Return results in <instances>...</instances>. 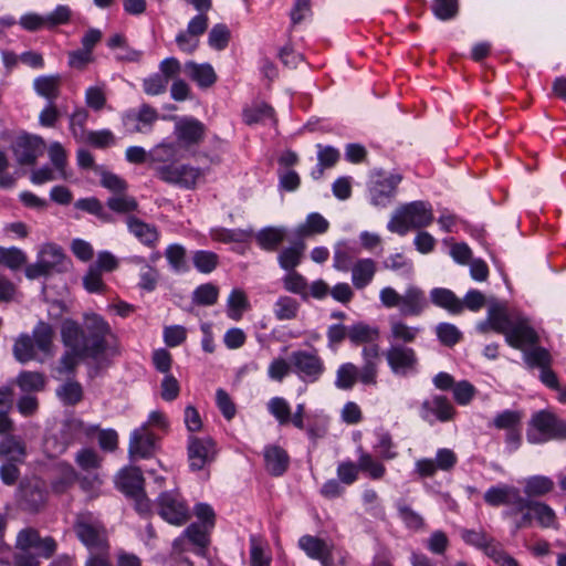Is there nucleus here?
<instances>
[{
	"instance_id": "obj_1",
	"label": "nucleus",
	"mask_w": 566,
	"mask_h": 566,
	"mask_svg": "<svg viewBox=\"0 0 566 566\" xmlns=\"http://www.w3.org/2000/svg\"><path fill=\"white\" fill-rule=\"evenodd\" d=\"M476 329L481 334H486L490 331L502 334L505 342L516 349L539 342V336L531 326L527 317L517 312H510L506 303L497 301L491 302L486 319L479 322Z\"/></svg>"
},
{
	"instance_id": "obj_2",
	"label": "nucleus",
	"mask_w": 566,
	"mask_h": 566,
	"mask_svg": "<svg viewBox=\"0 0 566 566\" xmlns=\"http://www.w3.org/2000/svg\"><path fill=\"white\" fill-rule=\"evenodd\" d=\"M111 334L109 324L99 315L85 316V325L67 318L62 323L61 337L64 346H74L82 354L96 359L107 349L106 336Z\"/></svg>"
},
{
	"instance_id": "obj_3",
	"label": "nucleus",
	"mask_w": 566,
	"mask_h": 566,
	"mask_svg": "<svg viewBox=\"0 0 566 566\" xmlns=\"http://www.w3.org/2000/svg\"><path fill=\"white\" fill-rule=\"evenodd\" d=\"M15 548L13 559L17 566H40L41 559H49L55 554L57 543L53 537H41L35 528L27 527L18 533Z\"/></svg>"
},
{
	"instance_id": "obj_4",
	"label": "nucleus",
	"mask_w": 566,
	"mask_h": 566,
	"mask_svg": "<svg viewBox=\"0 0 566 566\" xmlns=\"http://www.w3.org/2000/svg\"><path fill=\"white\" fill-rule=\"evenodd\" d=\"M15 548L13 559L17 566H40L41 559H49L55 554L57 543L53 537H41L35 528L27 527L18 533Z\"/></svg>"
},
{
	"instance_id": "obj_5",
	"label": "nucleus",
	"mask_w": 566,
	"mask_h": 566,
	"mask_svg": "<svg viewBox=\"0 0 566 566\" xmlns=\"http://www.w3.org/2000/svg\"><path fill=\"white\" fill-rule=\"evenodd\" d=\"M433 221L432 208L426 201H412L402 205L392 214L387 224L390 232L406 235L410 229L428 227Z\"/></svg>"
},
{
	"instance_id": "obj_6",
	"label": "nucleus",
	"mask_w": 566,
	"mask_h": 566,
	"mask_svg": "<svg viewBox=\"0 0 566 566\" xmlns=\"http://www.w3.org/2000/svg\"><path fill=\"white\" fill-rule=\"evenodd\" d=\"M526 439L533 444L566 440V422L548 410L536 411L528 421Z\"/></svg>"
},
{
	"instance_id": "obj_7",
	"label": "nucleus",
	"mask_w": 566,
	"mask_h": 566,
	"mask_svg": "<svg viewBox=\"0 0 566 566\" xmlns=\"http://www.w3.org/2000/svg\"><path fill=\"white\" fill-rule=\"evenodd\" d=\"M73 528L77 538L90 551V554L109 552L106 528L91 513L77 514Z\"/></svg>"
},
{
	"instance_id": "obj_8",
	"label": "nucleus",
	"mask_w": 566,
	"mask_h": 566,
	"mask_svg": "<svg viewBox=\"0 0 566 566\" xmlns=\"http://www.w3.org/2000/svg\"><path fill=\"white\" fill-rule=\"evenodd\" d=\"M45 483L39 478L23 479L20 481L15 493L19 509L28 513H39L45 507L48 501Z\"/></svg>"
},
{
	"instance_id": "obj_9",
	"label": "nucleus",
	"mask_w": 566,
	"mask_h": 566,
	"mask_svg": "<svg viewBox=\"0 0 566 566\" xmlns=\"http://www.w3.org/2000/svg\"><path fill=\"white\" fill-rule=\"evenodd\" d=\"M290 361L293 371L305 382H315L325 373V364L316 352L294 350Z\"/></svg>"
},
{
	"instance_id": "obj_10",
	"label": "nucleus",
	"mask_w": 566,
	"mask_h": 566,
	"mask_svg": "<svg viewBox=\"0 0 566 566\" xmlns=\"http://www.w3.org/2000/svg\"><path fill=\"white\" fill-rule=\"evenodd\" d=\"M156 505L161 518L172 525H182L190 517L188 505L178 492H161Z\"/></svg>"
},
{
	"instance_id": "obj_11",
	"label": "nucleus",
	"mask_w": 566,
	"mask_h": 566,
	"mask_svg": "<svg viewBox=\"0 0 566 566\" xmlns=\"http://www.w3.org/2000/svg\"><path fill=\"white\" fill-rule=\"evenodd\" d=\"M217 454L216 442L211 437H196L190 434L187 440V458L189 469L193 472L205 469L214 461Z\"/></svg>"
},
{
	"instance_id": "obj_12",
	"label": "nucleus",
	"mask_w": 566,
	"mask_h": 566,
	"mask_svg": "<svg viewBox=\"0 0 566 566\" xmlns=\"http://www.w3.org/2000/svg\"><path fill=\"white\" fill-rule=\"evenodd\" d=\"M44 139L38 135L23 133L11 144V150L15 160L21 166H33L36 159L43 155Z\"/></svg>"
},
{
	"instance_id": "obj_13",
	"label": "nucleus",
	"mask_w": 566,
	"mask_h": 566,
	"mask_svg": "<svg viewBox=\"0 0 566 566\" xmlns=\"http://www.w3.org/2000/svg\"><path fill=\"white\" fill-rule=\"evenodd\" d=\"M70 19V8L61 4L46 15H40L38 13L23 14L19 20V24L29 32H36L43 28L54 29L57 25L67 23Z\"/></svg>"
},
{
	"instance_id": "obj_14",
	"label": "nucleus",
	"mask_w": 566,
	"mask_h": 566,
	"mask_svg": "<svg viewBox=\"0 0 566 566\" xmlns=\"http://www.w3.org/2000/svg\"><path fill=\"white\" fill-rule=\"evenodd\" d=\"M388 366L395 375L406 377L417 370L416 352L403 345H392L385 353Z\"/></svg>"
},
{
	"instance_id": "obj_15",
	"label": "nucleus",
	"mask_w": 566,
	"mask_h": 566,
	"mask_svg": "<svg viewBox=\"0 0 566 566\" xmlns=\"http://www.w3.org/2000/svg\"><path fill=\"white\" fill-rule=\"evenodd\" d=\"M156 174L167 184L190 189L195 187L200 170L189 165H163L156 168Z\"/></svg>"
},
{
	"instance_id": "obj_16",
	"label": "nucleus",
	"mask_w": 566,
	"mask_h": 566,
	"mask_svg": "<svg viewBox=\"0 0 566 566\" xmlns=\"http://www.w3.org/2000/svg\"><path fill=\"white\" fill-rule=\"evenodd\" d=\"M157 437L148 428V423L136 428L129 437L128 454L132 460L136 458H151L157 450Z\"/></svg>"
},
{
	"instance_id": "obj_17",
	"label": "nucleus",
	"mask_w": 566,
	"mask_h": 566,
	"mask_svg": "<svg viewBox=\"0 0 566 566\" xmlns=\"http://www.w3.org/2000/svg\"><path fill=\"white\" fill-rule=\"evenodd\" d=\"M455 410L449 399L444 396H433L421 403L420 416L430 424L436 420L441 422L450 421Z\"/></svg>"
},
{
	"instance_id": "obj_18",
	"label": "nucleus",
	"mask_w": 566,
	"mask_h": 566,
	"mask_svg": "<svg viewBox=\"0 0 566 566\" xmlns=\"http://www.w3.org/2000/svg\"><path fill=\"white\" fill-rule=\"evenodd\" d=\"M206 125L193 117H185L175 126L177 140L185 148L199 145L206 136Z\"/></svg>"
},
{
	"instance_id": "obj_19",
	"label": "nucleus",
	"mask_w": 566,
	"mask_h": 566,
	"mask_svg": "<svg viewBox=\"0 0 566 566\" xmlns=\"http://www.w3.org/2000/svg\"><path fill=\"white\" fill-rule=\"evenodd\" d=\"M379 350L380 348L377 344L365 346L361 350L364 364L358 369L357 378L364 385L375 386L377 384Z\"/></svg>"
},
{
	"instance_id": "obj_20",
	"label": "nucleus",
	"mask_w": 566,
	"mask_h": 566,
	"mask_svg": "<svg viewBox=\"0 0 566 566\" xmlns=\"http://www.w3.org/2000/svg\"><path fill=\"white\" fill-rule=\"evenodd\" d=\"M145 479L143 472L137 467H129L120 470L117 475V488L127 497L140 494L144 489Z\"/></svg>"
},
{
	"instance_id": "obj_21",
	"label": "nucleus",
	"mask_w": 566,
	"mask_h": 566,
	"mask_svg": "<svg viewBox=\"0 0 566 566\" xmlns=\"http://www.w3.org/2000/svg\"><path fill=\"white\" fill-rule=\"evenodd\" d=\"M38 258L45 264L52 274L66 272L71 263L62 248L56 244L43 245Z\"/></svg>"
},
{
	"instance_id": "obj_22",
	"label": "nucleus",
	"mask_w": 566,
	"mask_h": 566,
	"mask_svg": "<svg viewBox=\"0 0 566 566\" xmlns=\"http://www.w3.org/2000/svg\"><path fill=\"white\" fill-rule=\"evenodd\" d=\"M297 544L308 558L318 560L321 564L322 560L327 558L334 548L333 543H328L321 537L308 534L301 536Z\"/></svg>"
},
{
	"instance_id": "obj_23",
	"label": "nucleus",
	"mask_w": 566,
	"mask_h": 566,
	"mask_svg": "<svg viewBox=\"0 0 566 566\" xmlns=\"http://www.w3.org/2000/svg\"><path fill=\"white\" fill-rule=\"evenodd\" d=\"M400 313L403 316H418L427 307L428 302L422 290L417 286H410L401 295Z\"/></svg>"
},
{
	"instance_id": "obj_24",
	"label": "nucleus",
	"mask_w": 566,
	"mask_h": 566,
	"mask_svg": "<svg viewBox=\"0 0 566 566\" xmlns=\"http://www.w3.org/2000/svg\"><path fill=\"white\" fill-rule=\"evenodd\" d=\"M400 181V175H390L382 180L376 181L370 189L371 202L375 206H387L395 196L396 188Z\"/></svg>"
},
{
	"instance_id": "obj_25",
	"label": "nucleus",
	"mask_w": 566,
	"mask_h": 566,
	"mask_svg": "<svg viewBox=\"0 0 566 566\" xmlns=\"http://www.w3.org/2000/svg\"><path fill=\"white\" fill-rule=\"evenodd\" d=\"M264 461L265 469L271 475L281 476L289 469L290 457L280 446H268L264 449Z\"/></svg>"
},
{
	"instance_id": "obj_26",
	"label": "nucleus",
	"mask_w": 566,
	"mask_h": 566,
	"mask_svg": "<svg viewBox=\"0 0 566 566\" xmlns=\"http://www.w3.org/2000/svg\"><path fill=\"white\" fill-rule=\"evenodd\" d=\"M185 72L202 88L212 86L217 81V74L209 63L198 64L189 61L185 64Z\"/></svg>"
},
{
	"instance_id": "obj_27",
	"label": "nucleus",
	"mask_w": 566,
	"mask_h": 566,
	"mask_svg": "<svg viewBox=\"0 0 566 566\" xmlns=\"http://www.w3.org/2000/svg\"><path fill=\"white\" fill-rule=\"evenodd\" d=\"M128 230L145 245L154 247L159 239L157 228L143 220L129 216L127 218Z\"/></svg>"
},
{
	"instance_id": "obj_28",
	"label": "nucleus",
	"mask_w": 566,
	"mask_h": 566,
	"mask_svg": "<svg viewBox=\"0 0 566 566\" xmlns=\"http://www.w3.org/2000/svg\"><path fill=\"white\" fill-rule=\"evenodd\" d=\"M430 301L438 307L458 315L462 313L461 300L449 289L434 287L430 291Z\"/></svg>"
},
{
	"instance_id": "obj_29",
	"label": "nucleus",
	"mask_w": 566,
	"mask_h": 566,
	"mask_svg": "<svg viewBox=\"0 0 566 566\" xmlns=\"http://www.w3.org/2000/svg\"><path fill=\"white\" fill-rule=\"evenodd\" d=\"M62 77L59 74L55 75H41L33 81V88L39 96L48 99V102H54L61 92Z\"/></svg>"
},
{
	"instance_id": "obj_30",
	"label": "nucleus",
	"mask_w": 566,
	"mask_h": 566,
	"mask_svg": "<svg viewBox=\"0 0 566 566\" xmlns=\"http://www.w3.org/2000/svg\"><path fill=\"white\" fill-rule=\"evenodd\" d=\"M376 273V262L373 259H360L352 266L353 285L361 290L366 287L374 279Z\"/></svg>"
},
{
	"instance_id": "obj_31",
	"label": "nucleus",
	"mask_w": 566,
	"mask_h": 566,
	"mask_svg": "<svg viewBox=\"0 0 566 566\" xmlns=\"http://www.w3.org/2000/svg\"><path fill=\"white\" fill-rule=\"evenodd\" d=\"M538 342L534 345H525L521 350L523 352V359L530 368H546L551 367L553 361L549 352L541 346Z\"/></svg>"
},
{
	"instance_id": "obj_32",
	"label": "nucleus",
	"mask_w": 566,
	"mask_h": 566,
	"mask_svg": "<svg viewBox=\"0 0 566 566\" xmlns=\"http://www.w3.org/2000/svg\"><path fill=\"white\" fill-rule=\"evenodd\" d=\"M304 250L305 243L303 241H297L293 245L284 248L277 256L280 266L287 272L295 271V268L302 262Z\"/></svg>"
},
{
	"instance_id": "obj_33",
	"label": "nucleus",
	"mask_w": 566,
	"mask_h": 566,
	"mask_svg": "<svg viewBox=\"0 0 566 566\" xmlns=\"http://www.w3.org/2000/svg\"><path fill=\"white\" fill-rule=\"evenodd\" d=\"M517 488L509 484H499L491 486L484 493V501L490 506H501L510 504L516 493Z\"/></svg>"
},
{
	"instance_id": "obj_34",
	"label": "nucleus",
	"mask_w": 566,
	"mask_h": 566,
	"mask_svg": "<svg viewBox=\"0 0 566 566\" xmlns=\"http://www.w3.org/2000/svg\"><path fill=\"white\" fill-rule=\"evenodd\" d=\"M56 396L64 406H76L84 398L82 385L76 380H66L56 389Z\"/></svg>"
},
{
	"instance_id": "obj_35",
	"label": "nucleus",
	"mask_w": 566,
	"mask_h": 566,
	"mask_svg": "<svg viewBox=\"0 0 566 566\" xmlns=\"http://www.w3.org/2000/svg\"><path fill=\"white\" fill-rule=\"evenodd\" d=\"M285 230L282 228L268 227L259 231L256 241L266 251H275L284 241Z\"/></svg>"
},
{
	"instance_id": "obj_36",
	"label": "nucleus",
	"mask_w": 566,
	"mask_h": 566,
	"mask_svg": "<svg viewBox=\"0 0 566 566\" xmlns=\"http://www.w3.org/2000/svg\"><path fill=\"white\" fill-rule=\"evenodd\" d=\"M379 337L377 327L359 322L348 327V338L354 345L373 343Z\"/></svg>"
},
{
	"instance_id": "obj_37",
	"label": "nucleus",
	"mask_w": 566,
	"mask_h": 566,
	"mask_svg": "<svg viewBox=\"0 0 566 566\" xmlns=\"http://www.w3.org/2000/svg\"><path fill=\"white\" fill-rule=\"evenodd\" d=\"M0 455L7 458L9 462H22L25 448L17 437L8 434L0 443Z\"/></svg>"
},
{
	"instance_id": "obj_38",
	"label": "nucleus",
	"mask_w": 566,
	"mask_h": 566,
	"mask_svg": "<svg viewBox=\"0 0 566 566\" xmlns=\"http://www.w3.org/2000/svg\"><path fill=\"white\" fill-rule=\"evenodd\" d=\"M54 329L43 321L38 322L33 328L32 339L35 347L42 353H49L53 343Z\"/></svg>"
},
{
	"instance_id": "obj_39",
	"label": "nucleus",
	"mask_w": 566,
	"mask_h": 566,
	"mask_svg": "<svg viewBox=\"0 0 566 566\" xmlns=\"http://www.w3.org/2000/svg\"><path fill=\"white\" fill-rule=\"evenodd\" d=\"M77 474L73 467L63 465L59 474L51 481V489L55 494L66 493L75 483Z\"/></svg>"
},
{
	"instance_id": "obj_40",
	"label": "nucleus",
	"mask_w": 566,
	"mask_h": 566,
	"mask_svg": "<svg viewBox=\"0 0 566 566\" xmlns=\"http://www.w3.org/2000/svg\"><path fill=\"white\" fill-rule=\"evenodd\" d=\"M178 154L179 147L176 144L160 143L149 151L148 157L153 163L169 165L168 163H174L178 159Z\"/></svg>"
},
{
	"instance_id": "obj_41",
	"label": "nucleus",
	"mask_w": 566,
	"mask_h": 566,
	"mask_svg": "<svg viewBox=\"0 0 566 566\" xmlns=\"http://www.w3.org/2000/svg\"><path fill=\"white\" fill-rule=\"evenodd\" d=\"M328 228L329 223L322 214L312 212L306 217L305 223L300 226L298 234L303 237L323 234Z\"/></svg>"
},
{
	"instance_id": "obj_42",
	"label": "nucleus",
	"mask_w": 566,
	"mask_h": 566,
	"mask_svg": "<svg viewBox=\"0 0 566 566\" xmlns=\"http://www.w3.org/2000/svg\"><path fill=\"white\" fill-rule=\"evenodd\" d=\"M554 489L552 479L544 475H534L525 481L524 493L531 496H543Z\"/></svg>"
},
{
	"instance_id": "obj_43",
	"label": "nucleus",
	"mask_w": 566,
	"mask_h": 566,
	"mask_svg": "<svg viewBox=\"0 0 566 566\" xmlns=\"http://www.w3.org/2000/svg\"><path fill=\"white\" fill-rule=\"evenodd\" d=\"M17 385L24 392L41 391L45 387V377L38 371H21Z\"/></svg>"
},
{
	"instance_id": "obj_44",
	"label": "nucleus",
	"mask_w": 566,
	"mask_h": 566,
	"mask_svg": "<svg viewBox=\"0 0 566 566\" xmlns=\"http://www.w3.org/2000/svg\"><path fill=\"white\" fill-rule=\"evenodd\" d=\"M300 303L290 296H280L274 304V315L279 321H290L297 316Z\"/></svg>"
},
{
	"instance_id": "obj_45",
	"label": "nucleus",
	"mask_w": 566,
	"mask_h": 566,
	"mask_svg": "<svg viewBox=\"0 0 566 566\" xmlns=\"http://www.w3.org/2000/svg\"><path fill=\"white\" fill-rule=\"evenodd\" d=\"M532 512L535 518L543 528H555L558 530L557 516L554 510L544 502L534 501Z\"/></svg>"
},
{
	"instance_id": "obj_46",
	"label": "nucleus",
	"mask_w": 566,
	"mask_h": 566,
	"mask_svg": "<svg viewBox=\"0 0 566 566\" xmlns=\"http://www.w3.org/2000/svg\"><path fill=\"white\" fill-rule=\"evenodd\" d=\"M34 348L32 337L28 334H21L13 345V355L18 361L24 364L35 358Z\"/></svg>"
},
{
	"instance_id": "obj_47",
	"label": "nucleus",
	"mask_w": 566,
	"mask_h": 566,
	"mask_svg": "<svg viewBox=\"0 0 566 566\" xmlns=\"http://www.w3.org/2000/svg\"><path fill=\"white\" fill-rule=\"evenodd\" d=\"M193 266L200 273H211L219 265V255L212 251L198 250L192 255Z\"/></svg>"
},
{
	"instance_id": "obj_48",
	"label": "nucleus",
	"mask_w": 566,
	"mask_h": 566,
	"mask_svg": "<svg viewBox=\"0 0 566 566\" xmlns=\"http://www.w3.org/2000/svg\"><path fill=\"white\" fill-rule=\"evenodd\" d=\"M358 368L353 363L342 364L336 371L335 386L338 389H352L356 382Z\"/></svg>"
},
{
	"instance_id": "obj_49",
	"label": "nucleus",
	"mask_w": 566,
	"mask_h": 566,
	"mask_svg": "<svg viewBox=\"0 0 566 566\" xmlns=\"http://www.w3.org/2000/svg\"><path fill=\"white\" fill-rule=\"evenodd\" d=\"M219 289L212 283L199 285L192 293V302L200 306H211L218 301Z\"/></svg>"
},
{
	"instance_id": "obj_50",
	"label": "nucleus",
	"mask_w": 566,
	"mask_h": 566,
	"mask_svg": "<svg viewBox=\"0 0 566 566\" xmlns=\"http://www.w3.org/2000/svg\"><path fill=\"white\" fill-rule=\"evenodd\" d=\"M210 531L211 528H207V526L200 525L198 523H191L184 531V537L188 538L189 542L203 551L209 545Z\"/></svg>"
},
{
	"instance_id": "obj_51",
	"label": "nucleus",
	"mask_w": 566,
	"mask_h": 566,
	"mask_svg": "<svg viewBox=\"0 0 566 566\" xmlns=\"http://www.w3.org/2000/svg\"><path fill=\"white\" fill-rule=\"evenodd\" d=\"M165 256L175 272L188 271L186 262V249L180 244H170L165 251Z\"/></svg>"
},
{
	"instance_id": "obj_52",
	"label": "nucleus",
	"mask_w": 566,
	"mask_h": 566,
	"mask_svg": "<svg viewBox=\"0 0 566 566\" xmlns=\"http://www.w3.org/2000/svg\"><path fill=\"white\" fill-rule=\"evenodd\" d=\"M436 334L440 343L447 347H453L462 339V333L451 323H439Z\"/></svg>"
},
{
	"instance_id": "obj_53",
	"label": "nucleus",
	"mask_w": 566,
	"mask_h": 566,
	"mask_svg": "<svg viewBox=\"0 0 566 566\" xmlns=\"http://www.w3.org/2000/svg\"><path fill=\"white\" fill-rule=\"evenodd\" d=\"M283 286L286 291L301 295L303 300L308 297L306 279L296 271H290L283 277Z\"/></svg>"
},
{
	"instance_id": "obj_54",
	"label": "nucleus",
	"mask_w": 566,
	"mask_h": 566,
	"mask_svg": "<svg viewBox=\"0 0 566 566\" xmlns=\"http://www.w3.org/2000/svg\"><path fill=\"white\" fill-rule=\"evenodd\" d=\"M249 307L248 298L243 291L232 290L228 297V316L238 321L242 316V312Z\"/></svg>"
},
{
	"instance_id": "obj_55",
	"label": "nucleus",
	"mask_w": 566,
	"mask_h": 566,
	"mask_svg": "<svg viewBox=\"0 0 566 566\" xmlns=\"http://www.w3.org/2000/svg\"><path fill=\"white\" fill-rule=\"evenodd\" d=\"M106 206L116 213H128L137 210L138 202L134 197L119 193L108 198Z\"/></svg>"
},
{
	"instance_id": "obj_56",
	"label": "nucleus",
	"mask_w": 566,
	"mask_h": 566,
	"mask_svg": "<svg viewBox=\"0 0 566 566\" xmlns=\"http://www.w3.org/2000/svg\"><path fill=\"white\" fill-rule=\"evenodd\" d=\"M27 262V255L18 248L0 247V264L11 270H18Z\"/></svg>"
},
{
	"instance_id": "obj_57",
	"label": "nucleus",
	"mask_w": 566,
	"mask_h": 566,
	"mask_svg": "<svg viewBox=\"0 0 566 566\" xmlns=\"http://www.w3.org/2000/svg\"><path fill=\"white\" fill-rule=\"evenodd\" d=\"M431 10L439 20H451L458 15L459 0H433Z\"/></svg>"
},
{
	"instance_id": "obj_58",
	"label": "nucleus",
	"mask_w": 566,
	"mask_h": 566,
	"mask_svg": "<svg viewBox=\"0 0 566 566\" xmlns=\"http://www.w3.org/2000/svg\"><path fill=\"white\" fill-rule=\"evenodd\" d=\"M66 350L59 360L57 370L62 374H73L78 364V359L90 357L88 354H82L74 346H66Z\"/></svg>"
},
{
	"instance_id": "obj_59",
	"label": "nucleus",
	"mask_w": 566,
	"mask_h": 566,
	"mask_svg": "<svg viewBox=\"0 0 566 566\" xmlns=\"http://www.w3.org/2000/svg\"><path fill=\"white\" fill-rule=\"evenodd\" d=\"M269 412L279 421L280 424L284 426L290 422L291 408L287 401L282 397H274L268 402Z\"/></svg>"
},
{
	"instance_id": "obj_60",
	"label": "nucleus",
	"mask_w": 566,
	"mask_h": 566,
	"mask_svg": "<svg viewBox=\"0 0 566 566\" xmlns=\"http://www.w3.org/2000/svg\"><path fill=\"white\" fill-rule=\"evenodd\" d=\"M230 41V30L223 23H218L212 27L209 32L208 43L209 45L218 51L224 50Z\"/></svg>"
},
{
	"instance_id": "obj_61",
	"label": "nucleus",
	"mask_w": 566,
	"mask_h": 566,
	"mask_svg": "<svg viewBox=\"0 0 566 566\" xmlns=\"http://www.w3.org/2000/svg\"><path fill=\"white\" fill-rule=\"evenodd\" d=\"M88 118V112L83 108H76L70 116V129L76 140L86 138L85 123Z\"/></svg>"
},
{
	"instance_id": "obj_62",
	"label": "nucleus",
	"mask_w": 566,
	"mask_h": 566,
	"mask_svg": "<svg viewBox=\"0 0 566 566\" xmlns=\"http://www.w3.org/2000/svg\"><path fill=\"white\" fill-rule=\"evenodd\" d=\"M359 470L368 472L369 476L374 480L381 479L386 472L382 463L375 461L369 453L361 452L358 459Z\"/></svg>"
},
{
	"instance_id": "obj_63",
	"label": "nucleus",
	"mask_w": 566,
	"mask_h": 566,
	"mask_svg": "<svg viewBox=\"0 0 566 566\" xmlns=\"http://www.w3.org/2000/svg\"><path fill=\"white\" fill-rule=\"evenodd\" d=\"M252 232L242 229H226L220 228L213 231V238L218 241L229 243H241L251 237Z\"/></svg>"
},
{
	"instance_id": "obj_64",
	"label": "nucleus",
	"mask_w": 566,
	"mask_h": 566,
	"mask_svg": "<svg viewBox=\"0 0 566 566\" xmlns=\"http://www.w3.org/2000/svg\"><path fill=\"white\" fill-rule=\"evenodd\" d=\"M522 419V413L520 411L515 410H504L501 413H497L495 418L493 419L492 424L496 429H505V430H512L516 428Z\"/></svg>"
}]
</instances>
